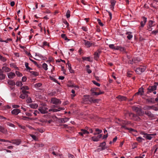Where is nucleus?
Listing matches in <instances>:
<instances>
[{"mask_svg":"<svg viewBox=\"0 0 158 158\" xmlns=\"http://www.w3.org/2000/svg\"><path fill=\"white\" fill-rule=\"evenodd\" d=\"M82 59L83 60H87L89 62H93V60L92 58H91L90 56L88 57H82Z\"/></svg>","mask_w":158,"mask_h":158,"instance_id":"16","label":"nucleus"},{"mask_svg":"<svg viewBox=\"0 0 158 158\" xmlns=\"http://www.w3.org/2000/svg\"><path fill=\"white\" fill-rule=\"evenodd\" d=\"M70 11L69 10H67L66 14V16L67 18H68L70 17Z\"/></svg>","mask_w":158,"mask_h":158,"instance_id":"39","label":"nucleus"},{"mask_svg":"<svg viewBox=\"0 0 158 158\" xmlns=\"http://www.w3.org/2000/svg\"><path fill=\"white\" fill-rule=\"evenodd\" d=\"M30 136L35 140L36 141L37 140V138H36L35 135H32V134H30Z\"/></svg>","mask_w":158,"mask_h":158,"instance_id":"50","label":"nucleus"},{"mask_svg":"<svg viewBox=\"0 0 158 158\" xmlns=\"http://www.w3.org/2000/svg\"><path fill=\"white\" fill-rule=\"evenodd\" d=\"M106 145V143L105 142L100 143L99 147H101L102 150H103L106 148L105 147Z\"/></svg>","mask_w":158,"mask_h":158,"instance_id":"19","label":"nucleus"},{"mask_svg":"<svg viewBox=\"0 0 158 158\" xmlns=\"http://www.w3.org/2000/svg\"><path fill=\"white\" fill-rule=\"evenodd\" d=\"M7 75L9 78H13L15 76V74L14 73L12 72L8 73Z\"/></svg>","mask_w":158,"mask_h":158,"instance_id":"20","label":"nucleus"},{"mask_svg":"<svg viewBox=\"0 0 158 158\" xmlns=\"http://www.w3.org/2000/svg\"><path fill=\"white\" fill-rule=\"evenodd\" d=\"M109 46L110 48L114 50L115 46L114 44H109Z\"/></svg>","mask_w":158,"mask_h":158,"instance_id":"57","label":"nucleus"},{"mask_svg":"<svg viewBox=\"0 0 158 158\" xmlns=\"http://www.w3.org/2000/svg\"><path fill=\"white\" fill-rule=\"evenodd\" d=\"M43 44L44 46H47L48 47H49L50 46V45L49 43H48V42L46 41H44L43 43Z\"/></svg>","mask_w":158,"mask_h":158,"instance_id":"56","label":"nucleus"},{"mask_svg":"<svg viewBox=\"0 0 158 158\" xmlns=\"http://www.w3.org/2000/svg\"><path fill=\"white\" fill-rule=\"evenodd\" d=\"M93 97H90L89 95H84L83 101L85 103L91 104L92 103Z\"/></svg>","mask_w":158,"mask_h":158,"instance_id":"1","label":"nucleus"},{"mask_svg":"<svg viewBox=\"0 0 158 158\" xmlns=\"http://www.w3.org/2000/svg\"><path fill=\"white\" fill-rule=\"evenodd\" d=\"M91 94L92 95H99V93L98 92H93V93H91Z\"/></svg>","mask_w":158,"mask_h":158,"instance_id":"62","label":"nucleus"},{"mask_svg":"<svg viewBox=\"0 0 158 158\" xmlns=\"http://www.w3.org/2000/svg\"><path fill=\"white\" fill-rule=\"evenodd\" d=\"M0 131H1L3 133L5 132V128L2 126H0Z\"/></svg>","mask_w":158,"mask_h":158,"instance_id":"45","label":"nucleus"},{"mask_svg":"<svg viewBox=\"0 0 158 158\" xmlns=\"http://www.w3.org/2000/svg\"><path fill=\"white\" fill-rule=\"evenodd\" d=\"M11 114L15 115H18L21 112L20 110L18 109H14L11 111Z\"/></svg>","mask_w":158,"mask_h":158,"instance_id":"9","label":"nucleus"},{"mask_svg":"<svg viewBox=\"0 0 158 158\" xmlns=\"http://www.w3.org/2000/svg\"><path fill=\"white\" fill-rule=\"evenodd\" d=\"M26 102L28 103H30L32 102L31 98H28L26 100Z\"/></svg>","mask_w":158,"mask_h":158,"instance_id":"61","label":"nucleus"},{"mask_svg":"<svg viewBox=\"0 0 158 158\" xmlns=\"http://www.w3.org/2000/svg\"><path fill=\"white\" fill-rule=\"evenodd\" d=\"M8 84L9 85H12V86L15 85V82H14L13 81H11V80H10V81H9L8 82Z\"/></svg>","mask_w":158,"mask_h":158,"instance_id":"40","label":"nucleus"},{"mask_svg":"<svg viewBox=\"0 0 158 158\" xmlns=\"http://www.w3.org/2000/svg\"><path fill=\"white\" fill-rule=\"evenodd\" d=\"M149 110H153L155 111L158 110V109L155 106H149Z\"/></svg>","mask_w":158,"mask_h":158,"instance_id":"24","label":"nucleus"},{"mask_svg":"<svg viewBox=\"0 0 158 158\" xmlns=\"http://www.w3.org/2000/svg\"><path fill=\"white\" fill-rule=\"evenodd\" d=\"M144 69H143L142 68V67L141 66L139 67L138 68H137L135 70V72L139 74H140L141 73L143 72L144 71Z\"/></svg>","mask_w":158,"mask_h":158,"instance_id":"14","label":"nucleus"},{"mask_svg":"<svg viewBox=\"0 0 158 158\" xmlns=\"http://www.w3.org/2000/svg\"><path fill=\"white\" fill-rule=\"evenodd\" d=\"M21 90H22L21 92L22 93L27 94H28L29 93V92L28 91H27L26 90L23 89Z\"/></svg>","mask_w":158,"mask_h":158,"instance_id":"55","label":"nucleus"},{"mask_svg":"<svg viewBox=\"0 0 158 158\" xmlns=\"http://www.w3.org/2000/svg\"><path fill=\"white\" fill-rule=\"evenodd\" d=\"M156 89V85L149 87V92H151L152 91L155 90Z\"/></svg>","mask_w":158,"mask_h":158,"instance_id":"15","label":"nucleus"},{"mask_svg":"<svg viewBox=\"0 0 158 158\" xmlns=\"http://www.w3.org/2000/svg\"><path fill=\"white\" fill-rule=\"evenodd\" d=\"M101 53V51L98 50L94 53V59L96 60H98L99 57V55Z\"/></svg>","mask_w":158,"mask_h":158,"instance_id":"6","label":"nucleus"},{"mask_svg":"<svg viewBox=\"0 0 158 158\" xmlns=\"http://www.w3.org/2000/svg\"><path fill=\"white\" fill-rule=\"evenodd\" d=\"M61 37L62 38L64 39L65 40H67L68 41L69 40L68 39L65 34H62L61 35Z\"/></svg>","mask_w":158,"mask_h":158,"instance_id":"34","label":"nucleus"},{"mask_svg":"<svg viewBox=\"0 0 158 158\" xmlns=\"http://www.w3.org/2000/svg\"><path fill=\"white\" fill-rule=\"evenodd\" d=\"M28 95L27 94H25L22 93L19 96V97L23 99H25L28 97Z\"/></svg>","mask_w":158,"mask_h":158,"instance_id":"25","label":"nucleus"},{"mask_svg":"<svg viewBox=\"0 0 158 158\" xmlns=\"http://www.w3.org/2000/svg\"><path fill=\"white\" fill-rule=\"evenodd\" d=\"M92 82L95 85H97L98 86H100V84L99 83L97 82L96 81H92Z\"/></svg>","mask_w":158,"mask_h":158,"instance_id":"58","label":"nucleus"},{"mask_svg":"<svg viewBox=\"0 0 158 158\" xmlns=\"http://www.w3.org/2000/svg\"><path fill=\"white\" fill-rule=\"evenodd\" d=\"M67 65L68 66V68L70 73H74V70L72 69L71 65L70 63H69V61H68Z\"/></svg>","mask_w":158,"mask_h":158,"instance_id":"22","label":"nucleus"},{"mask_svg":"<svg viewBox=\"0 0 158 158\" xmlns=\"http://www.w3.org/2000/svg\"><path fill=\"white\" fill-rule=\"evenodd\" d=\"M156 24V23L153 19L149 20V27H151Z\"/></svg>","mask_w":158,"mask_h":158,"instance_id":"17","label":"nucleus"},{"mask_svg":"<svg viewBox=\"0 0 158 158\" xmlns=\"http://www.w3.org/2000/svg\"><path fill=\"white\" fill-rule=\"evenodd\" d=\"M48 108L43 107H40L38 109L39 111L42 114L47 113L48 112Z\"/></svg>","mask_w":158,"mask_h":158,"instance_id":"3","label":"nucleus"},{"mask_svg":"<svg viewBox=\"0 0 158 158\" xmlns=\"http://www.w3.org/2000/svg\"><path fill=\"white\" fill-rule=\"evenodd\" d=\"M42 67L45 70H47L48 69V65L46 63H44L43 64Z\"/></svg>","mask_w":158,"mask_h":158,"instance_id":"38","label":"nucleus"},{"mask_svg":"<svg viewBox=\"0 0 158 158\" xmlns=\"http://www.w3.org/2000/svg\"><path fill=\"white\" fill-rule=\"evenodd\" d=\"M3 72H8L11 71V69L6 66H3L2 67L1 69Z\"/></svg>","mask_w":158,"mask_h":158,"instance_id":"18","label":"nucleus"},{"mask_svg":"<svg viewBox=\"0 0 158 158\" xmlns=\"http://www.w3.org/2000/svg\"><path fill=\"white\" fill-rule=\"evenodd\" d=\"M135 114L131 113L130 114H129V117L131 119L133 120Z\"/></svg>","mask_w":158,"mask_h":158,"instance_id":"51","label":"nucleus"},{"mask_svg":"<svg viewBox=\"0 0 158 158\" xmlns=\"http://www.w3.org/2000/svg\"><path fill=\"white\" fill-rule=\"evenodd\" d=\"M144 92V89L143 88H139L138 89V91L133 96V98L135 96L138 95H142L143 94V93Z\"/></svg>","mask_w":158,"mask_h":158,"instance_id":"5","label":"nucleus"},{"mask_svg":"<svg viewBox=\"0 0 158 158\" xmlns=\"http://www.w3.org/2000/svg\"><path fill=\"white\" fill-rule=\"evenodd\" d=\"M51 103L56 105H58L61 104V101L56 98H52L51 99Z\"/></svg>","mask_w":158,"mask_h":158,"instance_id":"2","label":"nucleus"},{"mask_svg":"<svg viewBox=\"0 0 158 158\" xmlns=\"http://www.w3.org/2000/svg\"><path fill=\"white\" fill-rule=\"evenodd\" d=\"M71 92L73 94L71 95V98L72 99L73 98L76 96V94H75V90L73 89L71 90Z\"/></svg>","mask_w":158,"mask_h":158,"instance_id":"37","label":"nucleus"},{"mask_svg":"<svg viewBox=\"0 0 158 158\" xmlns=\"http://www.w3.org/2000/svg\"><path fill=\"white\" fill-rule=\"evenodd\" d=\"M29 89V88L27 86H22L20 89H23L25 90H28Z\"/></svg>","mask_w":158,"mask_h":158,"instance_id":"44","label":"nucleus"},{"mask_svg":"<svg viewBox=\"0 0 158 158\" xmlns=\"http://www.w3.org/2000/svg\"><path fill=\"white\" fill-rule=\"evenodd\" d=\"M140 119V118L138 116L135 114L133 120L134 121H139Z\"/></svg>","mask_w":158,"mask_h":158,"instance_id":"29","label":"nucleus"},{"mask_svg":"<svg viewBox=\"0 0 158 158\" xmlns=\"http://www.w3.org/2000/svg\"><path fill=\"white\" fill-rule=\"evenodd\" d=\"M131 34H132V33L130 31H129V32L127 31V32H126V34L127 35V39L129 40H131L132 38V37H133V36L131 35Z\"/></svg>","mask_w":158,"mask_h":158,"instance_id":"21","label":"nucleus"},{"mask_svg":"<svg viewBox=\"0 0 158 158\" xmlns=\"http://www.w3.org/2000/svg\"><path fill=\"white\" fill-rule=\"evenodd\" d=\"M30 106L32 108L36 109L38 107V105L36 104L32 103L30 105Z\"/></svg>","mask_w":158,"mask_h":158,"instance_id":"27","label":"nucleus"},{"mask_svg":"<svg viewBox=\"0 0 158 158\" xmlns=\"http://www.w3.org/2000/svg\"><path fill=\"white\" fill-rule=\"evenodd\" d=\"M130 123L129 122L124 121L123 122H122V124L123 125H127L129 124Z\"/></svg>","mask_w":158,"mask_h":158,"instance_id":"59","label":"nucleus"},{"mask_svg":"<svg viewBox=\"0 0 158 158\" xmlns=\"http://www.w3.org/2000/svg\"><path fill=\"white\" fill-rule=\"evenodd\" d=\"M42 85V84L40 83H39L37 84H35L34 85L35 87L36 88H39Z\"/></svg>","mask_w":158,"mask_h":158,"instance_id":"52","label":"nucleus"},{"mask_svg":"<svg viewBox=\"0 0 158 158\" xmlns=\"http://www.w3.org/2000/svg\"><path fill=\"white\" fill-rule=\"evenodd\" d=\"M147 18L144 17H142V21H141L140 24L141 27H144L146 22L147 21Z\"/></svg>","mask_w":158,"mask_h":158,"instance_id":"12","label":"nucleus"},{"mask_svg":"<svg viewBox=\"0 0 158 158\" xmlns=\"http://www.w3.org/2000/svg\"><path fill=\"white\" fill-rule=\"evenodd\" d=\"M0 59L3 62H5L6 60V59L5 57L2 56L1 55H0Z\"/></svg>","mask_w":158,"mask_h":158,"instance_id":"46","label":"nucleus"},{"mask_svg":"<svg viewBox=\"0 0 158 158\" xmlns=\"http://www.w3.org/2000/svg\"><path fill=\"white\" fill-rule=\"evenodd\" d=\"M15 73L18 77H21L23 76L22 74L18 71H15Z\"/></svg>","mask_w":158,"mask_h":158,"instance_id":"49","label":"nucleus"},{"mask_svg":"<svg viewBox=\"0 0 158 158\" xmlns=\"http://www.w3.org/2000/svg\"><path fill=\"white\" fill-rule=\"evenodd\" d=\"M156 135V133L149 134V140L151 139H152L155 137Z\"/></svg>","mask_w":158,"mask_h":158,"instance_id":"26","label":"nucleus"},{"mask_svg":"<svg viewBox=\"0 0 158 158\" xmlns=\"http://www.w3.org/2000/svg\"><path fill=\"white\" fill-rule=\"evenodd\" d=\"M120 126H121V128H124L126 130H128L129 129V128L127 127L125 125H121Z\"/></svg>","mask_w":158,"mask_h":158,"instance_id":"60","label":"nucleus"},{"mask_svg":"<svg viewBox=\"0 0 158 158\" xmlns=\"http://www.w3.org/2000/svg\"><path fill=\"white\" fill-rule=\"evenodd\" d=\"M81 131L82 132V133L84 134H89V131H88L87 130H86L85 129H81Z\"/></svg>","mask_w":158,"mask_h":158,"instance_id":"35","label":"nucleus"},{"mask_svg":"<svg viewBox=\"0 0 158 158\" xmlns=\"http://www.w3.org/2000/svg\"><path fill=\"white\" fill-rule=\"evenodd\" d=\"M91 139L94 141L97 142L99 141L97 136H93L91 138Z\"/></svg>","mask_w":158,"mask_h":158,"instance_id":"28","label":"nucleus"},{"mask_svg":"<svg viewBox=\"0 0 158 158\" xmlns=\"http://www.w3.org/2000/svg\"><path fill=\"white\" fill-rule=\"evenodd\" d=\"M28 65H29V64L28 63L25 62V67H26V68L27 69H28L29 70H32V68L29 67L28 66Z\"/></svg>","mask_w":158,"mask_h":158,"instance_id":"41","label":"nucleus"},{"mask_svg":"<svg viewBox=\"0 0 158 158\" xmlns=\"http://www.w3.org/2000/svg\"><path fill=\"white\" fill-rule=\"evenodd\" d=\"M6 75L3 74V71L0 69V81L4 79Z\"/></svg>","mask_w":158,"mask_h":158,"instance_id":"11","label":"nucleus"},{"mask_svg":"<svg viewBox=\"0 0 158 158\" xmlns=\"http://www.w3.org/2000/svg\"><path fill=\"white\" fill-rule=\"evenodd\" d=\"M29 72L32 75H34L35 77L39 75V73L36 72L31 71Z\"/></svg>","mask_w":158,"mask_h":158,"instance_id":"32","label":"nucleus"},{"mask_svg":"<svg viewBox=\"0 0 158 158\" xmlns=\"http://www.w3.org/2000/svg\"><path fill=\"white\" fill-rule=\"evenodd\" d=\"M97 21L98 22V23L100 26L102 27L104 25L103 23L101 22V20L100 19H97Z\"/></svg>","mask_w":158,"mask_h":158,"instance_id":"47","label":"nucleus"},{"mask_svg":"<svg viewBox=\"0 0 158 158\" xmlns=\"http://www.w3.org/2000/svg\"><path fill=\"white\" fill-rule=\"evenodd\" d=\"M7 125L11 127H12L14 128H15V125H14L12 123H10L8 122L7 123Z\"/></svg>","mask_w":158,"mask_h":158,"instance_id":"54","label":"nucleus"},{"mask_svg":"<svg viewBox=\"0 0 158 158\" xmlns=\"http://www.w3.org/2000/svg\"><path fill=\"white\" fill-rule=\"evenodd\" d=\"M148 116H149V119H152L153 118V117H154V114H152L151 113H149V112Z\"/></svg>","mask_w":158,"mask_h":158,"instance_id":"48","label":"nucleus"},{"mask_svg":"<svg viewBox=\"0 0 158 158\" xmlns=\"http://www.w3.org/2000/svg\"><path fill=\"white\" fill-rule=\"evenodd\" d=\"M69 118H61L60 120V122L61 123H64L68 121Z\"/></svg>","mask_w":158,"mask_h":158,"instance_id":"23","label":"nucleus"},{"mask_svg":"<svg viewBox=\"0 0 158 158\" xmlns=\"http://www.w3.org/2000/svg\"><path fill=\"white\" fill-rule=\"evenodd\" d=\"M21 143V141L20 140H15L14 142L12 143L13 144H15L16 145H19Z\"/></svg>","mask_w":158,"mask_h":158,"instance_id":"31","label":"nucleus"},{"mask_svg":"<svg viewBox=\"0 0 158 158\" xmlns=\"http://www.w3.org/2000/svg\"><path fill=\"white\" fill-rule=\"evenodd\" d=\"M62 22L64 24L66 25V27L67 28L69 27V24L66 20L63 19Z\"/></svg>","mask_w":158,"mask_h":158,"instance_id":"33","label":"nucleus"},{"mask_svg":"<svg viewBox=\"0 0 158 158\" xmlns=\"http://www.w3.org/2000/svg\"><path fill=\"white\" fill-rule=\"evenodd\" d=\"M140 59L138 57H134L132 59V61L131 63L133 64L134 63L137 64L140 61Z\"/></svg>","mask_w":158,"mask_h":158,"instance_id":"7","label":"nucleus"},{"mask_svg":"<svg viewBox=\"0 0 158 158\" xmlns=\"http://www.w3.org/2000/svg\"><path fill=\"white\" fill-rule=\"evenodd\" d=\"M142 134L144 135L143 137L146 138L147 139H148V134L145 133L144 132H142Z\"/></svg>","mask_w":158,"mask_h":158,"instance_id":"43","label":"nucleus"},{"mask_svg":"<svg viewBox=\"0 0 158 158\" xmlns=\"http://www.w3.org/2000/svg\"><path fill=\"white\" fill-rule=\"evenodd\" d=\"M119 101H126L127 98L126 97H124V96H122L120 95H119L118 96L117 98Z\"/></svg>","mask_w":158,"mask_h":158,"instance_id":"13","label":"nucleus"},{"mask_svg":"<svg viewBox=\"0 0 158 158\" xmlns=\"http://www.w3.org/2000/svg\"><path fill=\"white\" fill-rule=\"evenodd\" d=\"M132 109L133 111H134L137 113L139 116L142 114V110L140 108L134 106L132 107Z\"/></svg>","mask_w":158,"mask_h":158,"instance_id":"4","label":"nucleus"},{"mask_svg":"<svg viewBox=\"0 0 158 158\" xmlns=\"http://www.w3.org/2000/svg\"><path fill=\"white\" fill-rule=\"evenodd\" d=\"M120 51L122 52L123 53H126L127 52L126 50V49L124 48L121 47L119 49Z\"/></svg>","mask_w":158,"mask_h":158,"instance_id":"36","label":"nucleus"},{"mask_svg":"<svg viewBox=\"0 0 158 158\" xmlns=\"http://www.w3.org/2000/svg\"><path fill=\"white\" fill-rule=\"evenodd\" d=\"M16 85L17 86H19L22 85V83L20 81H18L16 82Z\"/></svg>","mask_w":158,"mask_h":158,"instance_id":"42","label":"nucleus"},{"mask_svg":"<svg viewBox=\"0 0 158 158\" xmlns=\"http://www.w3.org/2000/svg\"><path fill=\"white\" fill-rule=\"evenodd\" d=\"M158 32V30H154L152 32V34H154L156 35L157 34V33Z\"/></svg>","mask_w":158,"mask_h":158,"instance_id":"63","label":"nucleus"},{"mask_svg":"<svg viewBox=\"0 0 158 158\" xmlns=\"http://www.w3.org/2000/svg\"><path fill=\"white\" fill-rule=\"evenodd\" d=\"M0 141L6 142L11 143L10 141V140H6V139H0Z\"/></svg>","mask_w":158,"mask_h":158,"instance_id":"53","label":"nucleus"},{"mask_svg":"<svg viewBox=\"0 0 158 158\" xmlns=\"http://www.w3.org/2000/svg\"><path fill=\"white\" fill-rule=\"evenodd\" d=\"M64 107H59L58 109H54L53 112H56L60 111L61 110H64Z\"/></svg>","mask_w":158,"mask_h":158,"instance_id":"30","label":"nucleus"},{"mask_svg":"<svg viewBox=\"0 0 158 158\" xmlns=\"http://www.w3.org/2000/svg\"><path fill=\"white\" fill-rule=\"evenodd\" d=\"M116 2L115 0H110V2L111 4L110 5V8L111 10H113L114 6Z\"/></svg>","mask_w":158,"mask_h":158,"instance_id":"10","label":"nucleus"},{"mask_svg":"<svg viewBox=\"0 0 158 158\" xmlns=\"http://www.w3.org/2000/svg\"><path fill=\"white\" fill-rule=\"evenodd\" d=\"M83 41L84 42V44L87 47V48H90L93 44H94L93 43H91L90 41H87L85 40H84Z\"/></svg>","mask_w":158,"mask_h":158,"instance_id":"8","label":"nucleus"},{"mask_svg":"<svg viewBox=\"0 0 158 158\" xmlns=\"http://www.w3.org/2000/svg\"><path fill=\"white\" fill-rule=\"evenodd\" d=\"M82 30L85 31H88L87 28L86 27L83 26L81 27Z\"/></svg>","mask_w":158,"mask_h":158,"instance_id":"64","label":"nucleus"}]
</instances>
